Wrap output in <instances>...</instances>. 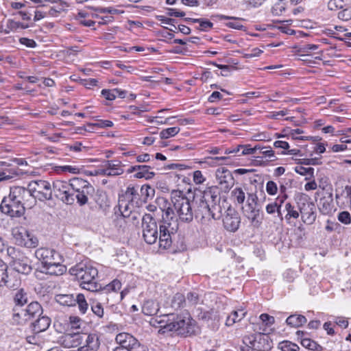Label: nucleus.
Segmentation results:
<instances>
[{"instance_id":"1","label":"nucleus","mask_w":351,"mask_h":351,"mask_svg":"<svg viewBox=\"0 0 351 351\" xmlns=\"http://www.w3.org/2000/svg\"><path fill=\"white\" fill-rule=\"evenodd\" d=\"M164 208H161L162 215L159 237L156 221L151 214H145L142 217L143 237L148 244L154 243L158 239L160 247L167 249L171 245L172 238L176 235L179 224L167 201L164 200Z\"/></svg>"},{"instance_id":"2","label":"nucleus","mask_w":351,"mask_h":351,"mask_svg":"<svg viewBox=\"0 0 351 351\" xmlns=\"http://www.w3.org/2000/svg\"><path fill=\"white\" fill-rule=\"evenodd\" d=\"M94 191V187L87 180L80 178L69 182L57 180L53 182L52 193L66 204H73L76 199L80 206H84Z\"/></svg>"},{"instance_id":"3","label":"nucleus","mask_w":351,"mask_h":351,"mask_svg":"<svg viewBox=\"0 0 351 351\" xmlns=\"http://www.w3.org/2000/svg\"><path fill=\"white\" fill-rule=\"evenodd\" d=\"M151 325L159 328V332H176L184 336L195 335L199 332L197 322L187 312L180 314H165L152 318Z\"/></svg>"},{"instance_id":"4","label":"nucleus","mask_w":351,"mask_h":351,"mask_svg":"<svg viewBox=\"0 0 351 351\" xmlns=\"http://www.w3.org/2000/svg\"><path fill=\"white\" fill-rule=\"evenodd\" d=\"M171 201L173 206L176 217H178L182 222L189 223L193 221L194 217L193 206L191 201L183 191L173 190L171 193ZM178 219V218H176Z\"/></svg>"},{"instance_id":"5","label":"nucleus","mask_w":351,"mask_h":351,"mask_svg":"<svg viewBox=\"0 0 351 351\" xmlns=\"http://www.w3.org/2000/svg\"><path fill=\"white\" fill-rule=\"evenodd\" d=\"M69 272L81 282L80 285L90 291H97L101 286L95 282L98 270L92 265H75L70 268Z\"/></svg>"},{"instance_id":"6","label":"nucleus","mask_w":351,"mask_h":351,"mask_svg":"<svg viewBox=\"0 0 351 351\" xmlns=\"http://www.w3.org/2000/svg\"><path fill=\"white\" fill-rule=\"evenodd\" d=\"M242 341L245 346L241 347V351H268L272 348V341L265 333L245 335Z\"/></svg>"},{"instance_id":"7","label":"nucleus","mask_w":351,"mask_h":351,"mask_svg":"<svg viewBox=\"0 0 351 351\" xmlns=\"http://www.w3.org/2000/svg\"><path fill=\"white\" fill-rule=\"evenodd\" d=\"M215 189L207 188L203 191L195 193L193 197V203L195 205L193 209L194 215L197 217L206 218L207 213L209 211V206L213 198Z\"/></svg>"},{"instance_id":"8","label":"nucleus","mask_w":351,"mask_h":351,"mask_svg":"<svg viewBox=\"0 0 351 351\" xmlns=\"http://www.w3.org/2000/svg\"><path fill=\"white\" fill-rule=\"evenodd\" d=\"M28 187L32 199L45 201L51 199L52 197L51 184L46 180L32 181L28 184Z\"/></svg>"},{"instance_id":"9","label":"nucleus","mask_w":351,"mask_h":351,"mask_svg":"<svg viewBox=\"0 0 351 351\" xmlns=\"http://www.w3.org/2000/svg\"><path fill=\"white\" fill-rule=\"evenodd\" d=\"M35 276L40 280L48 276H60L66 271L65 265H34Z\"/></svg>"},{"instance_id":"10","label":"nucleus","mask_w":351,"mask_h":351,"mask_svg":"<svg viewBox=\"0 0 351 351\" xmlns=\"http://www.w3.org/2000/svg\"><path fill=\"white\" fill-rule=\"evenodd\" d=\"M0 209L4 214L11 217H20L25 213V206L16 201H14L8 197H5L1 201Z\"/></svg>"},{"instance_id":"11","label":"nucleus","mask_w":351,"mask_h":351,"mask_svg":"<svg viewBox=\"0 0 351 351\" xmlns=\"http://www.w3.org/2000/svg\"><path fill=\"white\" fill-rule=\"evenodd\" d=\"M197 317L199 319L206 322L208 328L216 331L220 326L223 315L218 310L212 308L208 311H200Z\"/></svg>"},{"instance_id":"12","label":"nucleus","mask_w":351,"mask_h":351,"mask_svg":"<svg viewBox=\"0 0 351 351\" xmlns=\"http://www.w3.org/2000/svg\"><path fill=\"white\" fill-rule=\"evenodd\" d=\"M35 256L41 263H60V261H64L59 253L49 248L38 249L35 252Z\"/></svg>"},{"instance_id":"13","label":"nucleus","mask_w":351,"mask_h":351,"mask_svg":"<svg viewBox=\"0 0 351 351\" xmlns=\"http://www.w3.org/2000/svg\"><path fill=\"white\" fill-rule=\"evenodd\" d=\"M240 217L237 210L230 206L226 211L223 218V224L225 229L230 232H235L240 225Z\"/></svg>"},{"instance_id":"14","label":"nucleus","mask_w":351,"mask_h":351,"mask_svg":"<svg viewBox=\"0 0 351 351\" xmlns=\"http://www.w3.org/2000/svg\"><path fill=\"white\" fill-rule=\"evenodd\" d=\"M299 210L302 220L304 223L311 225L315 221L317 217L316 208L313 202L302 203V205L299 206Z\"/></svg>"},{"instance_id":"15","label":"nucleus","mask_w":351,"mask_h":351,"mask_svg":"<svg viewBox=\"0 0 351 351\" xmlns=\"http://www.w3.org/2000/svg\"><path fill=\"white\" fill-rule=\"evenodd\" d=\"M8 197L14 201H16L21 204H25L29 199H32L29 188L27 189L23 186H12L10 187V194Z\"/></svg>"},{"instance_id":"16","label":"nucleus","mask_w":351,"mask_h":351,"mask_svg":"<svg viewBox=\"0 0 351 351\" xmlns=\"http://www.w3.org/2000/svg\"><path fill=\"white\" fill-rule=\"evenodd\" d=\"M99 174L107 176H116L123 173L121 162L119 160H108L101 169Z\"/></svg>"},{"instance_id":"17","label":"nucleus","mask_w":351,"mask_h":351,"mask_svg":"<svg viewBox=\"0 0 351 351\" xmlns=\"http://www.w3.org/2000/svg\"><path fill=\"white\" fill-rule=\"evenodd\" d=\"M220 197L217 195L215 189L212 200L209 206V211L207 213L206 218L214 220L219 219L222 216V208L219 204Z\"/></svg>"},{"instance_id":"18","label":"nucleus","mask_w":351,"mask_h":351,"mask_svg":"<svg viewBox=\"0 0 351 351\" xmlns=\"http://www.w3.org/2000/svg\"><path fill=\"white\" fill-rule=\"evenodd\" d=\"M19 235L21 237L18 239L19 244L26 247H36L38 245V240L36 237L25 229H23L19 232Z\"/></svg>"},{"instance_id":"19","label":"nucleus","mask_w":351,"mask_h":351,"mask_svg":"<svg viewBox=\"0 0 351 351\" xmlns=\"http://www.w3.org/2000/svg\"><path fill=\"white\" fill-rule=\"evenodd\" d=\"M151 167L148 165H134L132 166L129 169V172H135L134 176L137 178H143L145 179H151L152 178L155 173L150 171Z\"/></svg>"},{"instance_id":"20","label":"nucleus","mask_w":351,"mask_h":351,"mask_svg":"<svg viewBox=\"0 0 351 351\" xmlns=\"http://www.w3.org/2000/svg\"><path fill=\"white\" fill-rule=\"evenodd\" d=\"M99 346V335L96 333H90L86 337L84 346L80 348V351H97Z\"/></svg>"},{"instance_id":"21","label":"nucleus","mask_w":351,"mask_h":351,"mask_svg":"<svg viewBox=\"0 0 351 351\" xmlns=\"http://www.w3.org/2000/svg\"><path fill=\"white\" fill-rule=\"evenodd\" d=\"M38 318L32 323V330L39 333L47 330L51 324V318L47 315L38 316Z\"/></svg>"},{"instance_id":"22","label":"nucleus","mask_w":351,"mask_h":351,"mask_svg":"<svg viewBox=\"0 0 351 351\" xmlns=\"http://www.w3.org/2000/svg\"><path fill=\"white\" fill-rule=\"evenodd\" d=\"M306 332L301 330H298L296 332V335L298 339H300V343L302 346L310 350L313 351H322V347L319 345L315 341L305 337Z\"/></svg>"},{"instance_id":"23","label":"nucleus","mask_w":351,"mask_h":351,"mask_svg":"<svg viewBox=\"0 0 351 351\" xmlns=\"http://www.w3.org/2000/svg\"><path fill=\"white\" fill-rule=\"evenodd\" d=\"M130 334L127 332H120L115 337V343L117 346L112 351H131L130 345H129Z\"/></svg>"},{"instance_id":"24","label":"nucleus","mask_w":351,"mask_h":351,"mask_svg":"<svg viewBox=\"0 0 351 351\" xmlns=\"http://www.w3.org/2000/svg\"><path fill=\"white\" fill-rule=\"evenodd\" d=\"M12 322L13 324L21 326H23L29 322L23 307L20 306H14L12 309Z\"/></svg>"},{"instance_id":"25","label":"nucleus","mask_w":351,"mask_h":351,"mask_svg":"<svg viewBox=\"0 0 351 351\" xmlns=\"http://www.w3.org/2000/svg\"><path fill=\"white\" fill-rule=\"evenodd\" d=\"M318 207L323 215L331 213L334 207L332 193H327V195L321 197L318 203Z\"/></svg>"},{"instance_id":"26","label":"nucleus","mask_w":351,"mask_h":351,"mask_svg":"<svg viewBox=\"0 0 351 351\" xmlns=\"http://www.w3.org/2000/svg\"><path fill=\"white\" fill-rule=\"evenodd\" d=\"M29 321L35 319L43 314V308L38 302H32L23 308Z\"/></svg>"},{"instance_id":"27","label":"nucleus","mask_w":351,"mask_h":351,"mask_svg":"<svg viewBox=\"0 0 351 351\" xmlns=\"http://www.w3.org/2000/svg\"><path fill=\"white\" fill-rule=\"evenodd\" d=\"M258 200L257 195L255 193H248L244 213L261 211V206L258 204Z\"/></svg>"},{"instance_id":"28","label":"nucleus","mask_w":351,"mask_h":351,"mask_svg":"<svg viewBox=\"0 0 351 351\" xmlns=\"http://www.w3.org/2000/svg\"><path fill=\"white\" fill-rule=\"evenodd\" d=\"M216 177L219 184L223 185L225 189L230 188V185L232 184L233 177L228 169H223L221 171L217 170Z\"/></svg>"},{"instance_id":"29","label":"nucleus","mask_w":351,"mask_h":351,"mask_svg":"<svg viewBox=\"0 0 351 351\" xmlns=\"http://www.w3.org/2000/svg\"><path fill=\"white\" fill-rule=\"evenodd\" d=\"M246 311L243 308H239L233 311L230 315H228L226 320V326H231L235 323L240 322L246 315Z\"/></svg>"},{"instance_id":"30","label":"nucleus","mask_w":351,"mask_h":351,"mask_svg":"<svg viewBox=\"0 0 351 351\" xmlns=\"http://www.w3.org/2000/svg\"><path fill=\"white\" fill-rule=\"evenodd\" d=\"M231 197L234 203L243 205L247 199L245 189L241 186H236L231 191Z\"/></svg>"},{"instance_id":"31","label":"nucleus","mask_w":351,"mask_h":351,"mask_svg":"<svg viewBox=\"0 0 351 351\" xmlns=\"http://www.w3.org/2000/svg\"><path fill=\"white\" fill-rule=\"evenodd\" d=\"M285 209L287 214L285 216V219L288 224H291L292 219H297L300 217V210H297L294 206L290 202H287L285 205Z\"/></svg>"},{"instance_id":"32","label":"nucleus","mask_w":351,"mask_h":351,"mask_svg":"<svg viewBox=\"0 0 351 351\" xmlns=\"http://www.w3.org/2000/svg\"><path fill=\"white\" fill-rule=\"evenodd\" d=\"M158 304L156 302L152 300L145 301L142 307V311L146 315H154L158 313Z\"/></svg>"},{"instance_id":"33","label":"nucleus","mask_w":351,"mask_h":351,"mask_svg":"<svg viewBox=\"0 0 351 351\" xmlns=\"http://www.w3.org/2000/svg\"><path fill=\"white\" fill-rule=\"evenodd\" d=\"M307 322L306 318L302 315H291L286 319V323L292 327L298 328Z\"/></svg>"},{"instance_id":"34","label":"nucleus","mask_w":351,"mask_h":351,"mask_svg":"<svg viewBox=\"0 0 351 351\" xmlns=\"http://www.w3.org/2000/svg\"><path fill=\"white\" fill-rule=\"evenodd\" d=\"M245 215L249 219L252 226L256 228L260 227L263 220L261 211L246 213Z\"/></svg>"},{"instance_id":"35","label":"nucleus","mask_w":351,"mask_h":351,"mask_svg":"<svg viewBox=\"0 0 351 351\" xmlns=\"http://www.w3.org/2000/svg\"><path fill=\"white\" fill-rule=\"evenodd\" d=\"M265 148V147H261L260 145H256L254 147H252L250 145H238L237 148L232 149L230 152H239L240 149H242L241 155H249L256 154L258 149H263Z\"/></svg>"},{"instance_id":"36","label":"nucleus","mask_w":351,"mask_h":351,"mask_svg":"<svg viewBox=\"0 0 351 351\" xmlns=\"http://www.w3.org/2000/svg\"><path fill=\"white\" fill-rule=\"evenodd\" d=\"M171 306L175 309L186 306V297L182 293H176L171 301Z\"/></svg>"},{"instance_id":"37","label":"nucleus","mask_w":351,"mask_h":351,"mask_svg":"<svg viewBox=\"0 0 351 351\" xmlns=\"http://www.w3.org/2000/svg\"><path fill=\"white\" fill-rule=\"evenodd\" d=\"M217 17L221 20H228V19L234 20V21L228 22L226 23V26L230 28L239 29V30L245 29V27L239 22V21L237 18L232 17V16H226V15H222V14L217 15Z\"/></svg>"},{"instance_id":"38","label":"nucleus","mask_w":351,"mask_h":351,"mask_svg":"<svg viewBox=\"0 0 351 351\" xmlns=\"http://www.w3.org/2000/svg\"><path fill=\"white\" fill-rule=\"evenodd\" d=\"M14 306H23L27 302V294L23 289H20L16 291L14 297Z\"/></svg>"},{"instance_id":"39","label":"nucleus","mask_w":351,"mask_h":351,"mask_svg":"<svg viewBox=\"0 0 351 351\" xmlns=\"http://www.w3.org/2000/svg\"><path fill=\"white\" fill-rule=\"evenodd\" d=\"M129 345H130L131 351H148L145 345L142 344L134 336L130 334Z\"/></svg>"},{"instance_id":"40","label":"nucleus","mask_w":351,"mask_h":351,"mask_svg":"<svg viewBox=\"0 0 351 351\" xmlns=\"http://www.w3.org/2000/svg\"><path fill=\"white\" fill-rule=\"evenodd\" d=\"M351 4V0H330L328 3V8L330 10L341 9Z\"/></svg>"},{"instance_id":"41","label":"nucleus","mask_w":351,"mask_h":351,"mask_svg":"<svg viewBox=\"0 0 351 351\" xmlns=\"http://www.w3.org/2000/svg\"><path fill=\"white\" fill-rule=\"evenodd\" d=\"M138 186H135L132 184H130L127 187L125 191V197L128 202H134V200L138 199Z\"/></svg>"},{"instance_id":"42","label":"nucleus","mask_w":351,"mask_h":351,"mask_svg":"<svg viewBox=\"0 0 351 351\" xmlns=\"http://www.w3.org/2000/svg\"><path fill=\"white\" fill-rule=\"evenodd\" d=\"M188 20L193 21L195 23H199V27L198 29L202 31L206 32L212 29L213 27V23L212 22L204 18L189 19Z\"/></svg>"},{"instance_id":"43","label":"nucleus","mask_w":351,"mask_h":351,"mask_svg":"<svg viewBox=\"0 0 351 351\" xmlns=\"http://www.w3.org/2000/svg\"><path fill=\"white\" fill-rule=\"evenodd\" d=\"M8 266L7 265H0V286H6L8 287H12V285L8 280Z\"/></svg>"},{"instance_id":"44","label":"nucleus","mask_w":351,"mask_h":351,"mask_svg":"<svg viewBox=\"0 0 351 351\" xmlns=\"http://www.w3.org/2000/svg\"><path fill=\"white\" fill-rule=\"evenodd\" d=\"M75 303L77 304L80 311L84 314L88 308V304L86 300L85 296L82 293H78L75 299Z\"/></svg>"},{"instance_id":"45","label":"nucleus","mask_w":351,"mask_h":351,"mask_svg":"<svg viewBox=\"0 0 351 351\" xmlns=\"http://www.w3.org/2000/svg\"><path fill=\"white\" fill-rule=\"evenodd\" d=\"M180 131L179 127H172L162 130L160 132V137L162 139H167L173 136H175Z\"/></svg>"},{"instance_id":"46","label":"nucleus","mask_w":351,"mask_h":351,"mask_svg":"<svg viewBox=\"0 0 351 351\" xmlns=\"http://www.w3.org/2000/svg\"><path fill=\"white\" fill-rule=\"evenodd\" d=\"M75 298L73 295L66 294V295H58L56 297V300L61 304L66 305V306H73L75 304Z\"/></svg>"},{"instance_id":"47","label":"nucleus","mask_w":351,"mask_h":351,"mask_svg":"<svg viewBox=\"0 0 351 351\" xmlns=\"http://www.w3.org/2000/svg\"><path fill=\"white\" fill-rule=\"evenodd\" d=\"M121 288V282L117 279H114L110 283L108 284L104 287H103L102 291H105L106 293H110L112 291L116 292L120 290Z\"/></svg>"},{"instance_id":"48","label":"nucleus","mask_w":351,"mask_h":351,"mask_svg":"<svg viewBox=\"0 0 351 351\" xmlns=\"http://www.w3.org/2000/svg\"><path fill=\"white\" fill-rule=\"evenodd\" d=\"M7 27L10 31H17L19 29H24L29 27V25L13 20H8Z\"/></svg>"},{"instance_id":"49","label":"nucleus","mask_w":351,"mask_h":351,"mask_svg":"<svg viewBox=\"0 0 351 351\" xmlns=\"http://www.w3.org/2000/svg\"><path fill=\"white\" fill-rule=\"evenodd\" d=\"M285 1H279L275 3L271 8V13L274 16L282 15L286 10Z\"/></svg>"},{"instance_id":"50","label":"nucleus","mask_w":351,"mask_h":351,"mask_svg":"<svg viewBox=\"0 0 351 351\" xmlns=\"http://www.w3.org/2000/svg\"><path fill=\"white\" fill-rule=\"evenodd\" d=\"M186 306H195L199 302V294L196 292H189L186 298Z\"/></svg>"},{"instance_id":"51","label":"nucleus","mask_w":351,"mask_h":351,"mask_svg":"<svg viewBox=\"0 0 351 351\" xmlns=\"http://www.w3.org/2000/svg\"><path fill=\"white\" fill-rule=\"evenodd\" d=\"M93 313L99 318L104 317V310L101 304L99 302H93L91 304Z\"/></svg>"},{"instance_id":"52","label":"nucleus","mask_w":351,"mask_h":351,"mask_svg":"<svg viewBox=\"0 0 351 351\" xmlns=\"http://www.w3.org/2000/svg\"><path fill=\"white\" fill-rule=\"evenodd\" d=\"M304 133V131L299 129V128H297V129H293V130H291L289 133V136H290L293 139H295V140H309V139H312L313 141H317V137H313V136H300V137H296V134H302Z\"/></svg>"},{"instance_id":"53","label":"nucleus","mask_w":351,"mask_h":351,"mask_svg":"<svg viewBox=\"0 0 351 351\" xmlns=\"http://www.w3.org/2000/svg\"><path fill=\"white\" fill-rule=\"evenodd\" d=\"M282 351H298L299 346L289 341H284L280 343Z\"/></svg>"},{"instance_id":"54","label":"nucleus","mask_w":351,"mask_h":351,"mask_svg":"<svg viewBox=\"0 0 351 351\" xmlns=\"http://www.w3.org/2000/svg\"><path fill=\"white\" fill-rule=\"evenodd\" d=\"M341 11L338 13V18L342 21H349L351 19V4L348 7L341 8Z\"/></svg>"},{"instance_id":"55","label":"nucleus","mask_w":351,"mask_h":351,"mask_svg":"<svg viewBox=\"0 0 351 351\" xmlns=\"http://www.w3.org/2000/svg\"><path fill=\"white\" fill-rule=\"evenodd\" d=\"M339 221L344 225H350L351 223V215L348 211H341L337 215Z\"/></svg>"},{"instance_id":"56","label":"nucleus","mask_w":351,"mask_h":351,"mask_svg":"<svg viewBox=\"0 0 351 351\" xmlns=\"http://www.w3.org/2000/svg\"><path fill=\"white\" fill-rule=\"evenodd\" d=\"M119 210L121 213V216L123 218L129 217V215L132 212L130 208L129 203L122 202L119 204Z\"/></svg>"},{"instance_id":"57","label":"nucleus","mask_w":351,"mask_h":351,"mask_svg":"<svg viewBox=\"0 0 351 351\" xmlns=\"http://www.w3.org/2000/svg\"><path fill=\"white\" fill-rule=\"evenodd\" d=\"M113 125L112 121L109 120H98L96 123H88V127H97L99 128H111Z\"/></svg>"},{"instance_id":"58","label":"nucleus","mask_w":351,"mask_h":351,"mask_svg":"<svg viewBox=\"0 0 351 351\" xmlns=\"http://www.w3.org/2000/svg\"><path fill=\"white\" fill-rule=\"evenodd\" d=\"M74 336L71 334H66L62 338V344L64 346L70 348L75 346L77 343V341L73 339Z\"/></svg>"},{"instance_id":"59","label":"nucleus","mask_w":351,"mask_h":351,"mask_svg":"<svg viewBox=\"0 0 351 351\" xmlns=\"http://www.w3.org/2000/svg\"><path fill=\"white\" fill-rule=\"evenodd\" d=\"M60 170L61 172H69L73 174H77L79 173L80 171V169L75 166H71V165H64V166H59L57 167L56 171Z\"/></svg>"},{"instance_id":"60","label":"nucleus","mask_w":351,"mask_h":351,"mask_svg":"<svg viewBox=\"0 0 351 351\" xmlns=\"http://www.w3.org/2000/svg\"><path fill=\"white\" fill-rule=\"evenodd\" d=\"M15 269L19 273L27 274L32 269H34V265H14Z\"/></svg>"},{"instance_id":"61","label":"nucleus","mask_w":351,"mask_h":351,"mask_svg":"<svg viewBox=\"0 0 351 351\" xmlns=\"http://www.w3.org/2000/svg\"><path fill=\"white\" fill-rule=\"evenodd\" d=\"M141 215L137 212L132 211L129 217H125L127 219L126 222L132 223L134 226H137L139 223Z\"/></svg>"},{"instance_id":"62","label":"nucleus","mask_w":351,"mask_h":351,"mask_svg":"<svg viewBox=\"0 0 351 351\" xmlns=\"http://www.w3.org/2000/svg\"><path fill=\"white\" fill-rule=\"evenodd\" d=\"M266 191L270 195H274L277 193L278 186L275 182L268 181L266 184Z\"/></svg>"},{"instance_id":"63","label":"nucleus","mask_w":351,"mask_h":351,"mask_svg":"<svg viewBox=\"0 0 351 351\" xmlns=\"http://www.w3.org/2000/svg\"><path fill=\"white\" fill-rule=\"evenodd\" d=\"M114 89H103L101 93L106 99L112 101L117 97V95H114Z\"/></svg>"},{"instance_id":"64","label":"nucleus","mask_w":351,"mask_h":351,"mask_svg":"<svg viewBox=\"0 0 351 351\" xmlns=\"http://www.w3.org/2000/svg\"><path fill=\"white\" fill-rule=\"evenodd\" d=\"M205 180L206 178L201 171L197 170L193 172V181L196 184H202Z\"/></svg>"}]
</instances>
